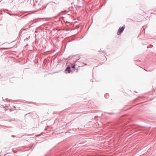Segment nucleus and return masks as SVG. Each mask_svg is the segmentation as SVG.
Here are the masks:
<instances>
[{"instance_id":"1","label":"nucleus","mask_w":156,"mask_h":156,"mask_svg":"<svg viewBox=\"0 0 156 156\" xmlns=\"http://www.w3.org/2000/svg\"><path fill=\"white\" fill-rule=\"evenodd\" d=\"M125 28V27H119L117 33V34L118 35L120 34L124 30Z\"/></svg>"},{"instance_id":"2","label":"nucleus","mask_w":156,"mask_h":156,"mask_svg":"<svg viewBox=\"0 0 156 156\" xmlns=\"http://www.w3.org/2000/svg\"><path fill=\"white\" fill-rule=\"evenodd\" d=\"M65 71L66 73H70V66H68L67 67Z\"/></svg>"},{"instance_id":"3","label":"nucleus","mask_w":156,"mask_h":156,"mask_svg":"<svg viewBox=\"0 0 156 156\" xmlns=\"http://www.w3.org/2000/svg\"><path fill=\"white\" fill-rule=\"evenodd\" d=\"M75 65H73L72 66V67L73 69H75Z\"/></svg>"}]
</instances>
